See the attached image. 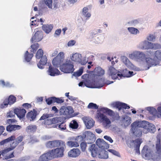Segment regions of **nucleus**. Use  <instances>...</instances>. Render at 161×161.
Segmentation results:
<instances>
[{"mask_svg":"<svg viewBox=\"0 0 161 161\" xmlns=\"http://www.w3.org/2000/svg\"><path fill=\"white\" fill-rule=\"evenodd\" d=\"M46 147L48 148L57 147L50 150L43 154L40 157L39 161H48L53 158L62 157L66 148L65 142L61 140H55L48 141L45 144Z\"/></svg>","mask_w":161,"mask_h":161,"instance_id":"1","label":"nucleus"},{"mask_svg":"<svg viewBox=\"0 0 161 161\" xmlns=\"http://www.w3.org/2000/svg\"><path fill=\"white\" fill-rule=\"evenodd\" d=\"M161 135L158 134L157 137L155 153H153L151 150L147 146H145L142 151V157L146 159H152L154 161H158L161 158Z\"/></svg>","mask_w":161,"mask_h":161,"instance_id":"2","label":"nucleus"},{"mask_svg":"<svg viewBox=\"0 0 161 161\" xmlns=\"http://www.w3.org/2000/svg\"><path fill=\"white\" fill-rule=\"evenodd\" d=\"M43 51L42 49L38 50L36 54V58L41 59L37 64L38 67L41 69L44 68V66L47 63V58L46 55H43Z\"/></svg>","mask_w":161,"mask_h":161,"instance_id":"3","label":"nucleus"},{"mask_svg":"<svg viewBox=\"0 0 161 161\" xmlns=\"http://www.w3.org/2000/svg\"><path fill=\"white\" fill-rule=\"evenodd\" d=\"M60 69L62 72L66 73H71L74 70V65L70 60L67 61L65 63L60 66Z\"/></svg>","mask_w":161,"mask_h":161,"instance_id":"4","label":"nucleus"},{"mask_svg":"<svg viewBox=\"0 0 161 161\" xmlns=\"http://www.w3.org/2000/svg\"><path fill=\"white\" fill-rule=\"evenodd\" d=\"M160 47L157 43H153L146 41L143 42L141 45V48L143 49H157Z\"/></svg>","mask_w":161,"mask_h":161,"instance_id":"5","label":"nucleus"},{"mask_svg":"<svg viewBox=\"0 0 161 161\" xmlns=\"http://www.w3.org/2000/svg\"><path fill=\"white\" fill-rule=\"evenodd\" d=\"M133 125H135L139 128H142L147 130V131H151L152 129L150 128V124L146 121H136L133 122Z\"/></svg>","mask_w":161,"mask_h":161,"instance_id":"6","label":"nucleus"},{"mask_svg":"<svg viewBox=\"0 0 161 161\" xmlns=\"http://www.w3.org/2000/svg\"><path fill=\"white\" fill-rule=\"evenodd\" d=\"M23 138L24 137L23 136H20L16 138V141L19 144L22 141ZM15 138L16 137L14 135H12L8 138L4 139L0 142V145H3L6 143L14 141L16 139Z\"/></svg>","mask_w":161,"mask_h":161,"instance_id":"7","label":"nucleus"},{"mask_svg":"<svg viewBox=\"0 0 161 161\" xmlns=\"http://www.w3.org/2000/svg\"><path fill=\"white\" fill-rule=\"evenodd\" d=\"M109 75L113 79H120L119 72L115 69L114 67L110 66L108 70Z\"/></svg>","mask_w":161,"mask_h":161,"instance_id":"8","label":"nucleus"},{"mask_svg":"<svg viewBox=\"0 0 161 161\" xmlns=\"http://www.w3.org/2000/svg\"><path fill=\"white\" fill-rule=\"evenodd\" d=\"M130 57L132 58H135L142 61L145 60V54L142 52L136 51L134 52L133 53L130 55Z\"/></svg>","mask_w":161,"mask_h":161,"instance_id":"9","label":"nucleus"},{"mask_svg":"<svg viewBox=\"0 0 161 161\" xmlns=\"http://www.w3.org/2000/svg\"><path fill=\"white\" fill-rule=\"evenodd\" d=\"M43 37V34L42 32L41 31H37L32 36L31 41L32 43L39 42L42 39Z\"/></svg>","mask_w":161,"mask_h":161,"instance_id":"10","label":"nucleus"},{"mask_svg":"<svg viewBox=\"0 0 161 161\" xmlns=\"http://www.w3.org/2000/svg\"><path fill=\"white\" fill-rule=\"evenodd\" d=\"M131 132L135 136L140 137L142 136V130L140 128L135 125H133V123L131 125Z\"/></svg>","mask_w":161,"mask_h":161,"instance_id":"11","label":"nucleus"},{"mask_svg":"<svg viewBox=\"0 0 161 161\" xmlns=\"http://www.w3.org/2000/svg\"><path fill=\"white\" fill-rule=\"evenodd\" d=\"M96 143L97 147L101 150H104L108 149L109 147V145L103 140L101 139H98Z\"/></svg>","mask_w":161,"mask_h":161,"instance_id":"12","label":"nucleus"},{"mask_svg":"<svg viewBox=\"0 0 161 161\" xmlns=\"http://www.w3.org/2000/svg\"><path fill=\"white\" fill-rule=\"evenodd\" d=\"M97 146L95 144H92L90 147V150L91 152V155L93 157H96L97 156L101 149L97 147Z\"/></svg>","mask_w":161,"mask_h":161,"instance_id":"13","label":"nucleus"},{"mask_svg":"<svg viewBox=\"0 0 161 161\" xmlns=\"http://www.w3.org/2000/svg\"><path fill=\"white\" fill-rule=\"evenodd\" d=\"M11 151V149L10 147L0 151V153H2V156L3 157H5V159H8L14 157V152H13L9 155L8 156H6V154L9 152Z\"/></svg>","mask_w":161,"mask_h":161,"instance_id":"14","label":"nucleus"},{"mask_svg":"<svg viewBox=\"0 0 161 161\" xmlns=\"http://www.w3.org/2000/svg\"><path fill=\"white\" fill-rule=\"evenodd\" d=\"M73 109L70 107H63L60 109L59 113L61 115H67L72 114L73 113Z\"/></svg>","mask_w":161,"mask_h":161,"instance_id":"15","label":"nucleus"},{"mask_svg":"<svg viewBox=\"0 0 161 161\" xmlns=\"http://www.w3.org/2000/svg\"><path fill=\"white\" fill-rule=\"evenodd\" d=\"M81 152L78 148H73L68 153L69 157L72 158H76L80 154Z\"/></svg>","mask_w":161,"mask_h":161,"instance_id":"16","label":"nucleus"},{"mask_svg":"<svg viewBox=\"0 0 161 161\" xmlns=\"http://www.w3.org/2000/svg\"><path fill=\"white\" fill-rule=\"evenodd\" d=\"M14 113L20 119L24 118L25 115V114L26 112V110L23 108H15L14 110Z\"/></svg>","mask_w":161,"mask_h":161,"instance_id":"17","label":"nucleus"},{"mask_svg":"<svg viewBox=\"0 0 161 161\" xmlns=\"http://www.w3.org/2000/svg\"><path fill=\"white\" fill-rule=\"evenodd\" d=\"M120 73L121 74H120V79L122 77H130L135 74L132 71H128L127 69L123 70Z\"/></svg>","mask_w":161,"mask_h":161,"instance_id":"18","label":"nucleus"},{"mask_svg":"<svg viewBox=\"0 0 161 161\" xmlns=\"http://www.w3.org/2000/svg\"><path fill=\"white\" fill-rule=\"evenodd\" d=\"M48 72L49 74L52 76L58 75L60 73V72L57 69L53 67L51 65L49 66Z\"/></svg>","mask_w":161,"mask_h":161,"instance_id":"19","label":"nucleus"},{"mask_svg":"<svg viewBox=\"0 0 161 161\" xmlns=\"http://www.w3.org/2000/svg\"><path fill=\"white\" fill-rule=\"evenodd\" d=\"M37 111L35 109H33V111L28 112L26 115V117L30 121L35 120L37 115Z\"/></svg>","mask_w":161,"mask_h":161,"instance_id":"20","label":"nucleus"},{"mask_svg":"<svg viewBox=\"0 0 161 161\" xmlns=\"http://www.w3.org/2000/svg\"><path fill=\"white\" fill-rule=\"evenodd\" d=\"M115 106L116 108H118L119 110L122 109H129L130 108V107L127 104L120 102H116L115 103Z\"/></svg>","mask_w":161,"mask_h":161,"instance_id":"21","label":"nucleus"},{"mask_svg":"<svg viewBox=\"0 0 161 161\" xmlns=\"http://www.w3.org/2000/svg\"><path fill=\"white\" fill-rule=\"evenodd\" d=\"M99 118L102 121L103 123H105L106 126H107L111 124V121L107 117L102 114H99Z\"/></svg>","mask_w":161,"mask_h":161,"instance_id":"22","label":"nucleus"},{"mask_svg":"<svg viewBox=\"0 0 161 161\" xmlns=\"http://www.w3.org/2000/svg\"><path fill=\"white\" fill-rule=\"evenodd\" d=\"M97 156L101 159H107L108 157V153L104 150H101Z\"/></svg>","mask_w":161,"mask_h":161,"instance_id":"23","label":"nucleus"},{"mask_svg":"<svg viewBox=\"0 0 161 161\" xmlns=\"http://www.w3.org/2000/svg\"><path fill=\"white\" fill-rule=\"evenodd\" d=\"M21 128V126L18 125H9L7 126L6 130L8 131L11 132L19 130Z\"/></svg>","mask_w":161,"mask_h":161,"instance_id":"24","label":"nucleus"},{"mask_svg":"<svg viewBox=\"0 0 161 161\" xmlns=\"http://www.w3.org/2000/svg\"><path fill=\"white\" fill-rule=\"evenodd\" d=\"M84 122L87 128L88 129H91L94 125L95 121L93 119H91L88 120L86 119V120H84Z\"/></svg>","mask_w":161,"mask_h":161,"instance_id":"25","label":"nucleus"},{"mask_svg":"<svg viewBox=\"0 0 161 161\" xmlns=\"http://www.w3.org/2000/svg\"><path fill=\"white\" fill-rule=\"evenodd\" d=\"M145 60L148 66L147 69H148L152 66L156 65L155 61L153 59L150 58H146Z\"/></svg>","mask_w":161,"mask_h":161,"instance_id":"26","label":"nucleus"},{"mask_svg":"<svg viewBox=\"0 0 161 161\" xmlns=\"http://www.w3.org/2000/svg\"><path fill=\"white\" fill-rule=\"evenodd\" d=\"M123 123L125 126H127L131 123V118L128 116L125 115L123 118Z\"/></svg>","mask_w":161,"mask_h":161,"instance_id":"27","label":"nucleus"},{"mask_svg":"<svg viewBox=\"0 0 161 161\" xmlns=\"http://www.w3.org/2000/svg\"><path fill=\"white\" fill-rule=\"evenodd\" d=\"M63 61L61 59L55 57L53 60L52 63L53 65L56 67H58L62 63Z\"/></svg>","mask_w":161,"mask_h":161,"instance_id":"28","label":"nucleus"},{"mask_svg":"<svg viewBox=\"0 0 161 161\" xmlns=\"http://www.w3.org/2000/svg\"><path fill=\"white\" fill-rule=\"evenodd\" d=\"M53 26L51 25H42V30L47 33H49L53 28Z\"/></svg>","mask_w":161,"mask_h":161,"instance_id":"29","label":"nucleus"},{"mask_svg":"<svg viewBox=\"0 0 161 161\" xmlns=\"http://www.w3.org/2000/svg\"><path fill=\"white\" fill-rule=\"evenodd\" d=\"M67 142V145L70 147H77L79 146V144L75 141L70 140Z\"/></svg>","mask_w":161,"mask_h":161,"instance_id":"30","label":"nucleus"},{"mask_svg":"<svg viewBox=\"0 0 161 161\" xmlns=\"http://www.w3.org/2000/svg\"><path fill=\"white\" fill-rule=\"evenodd\" d=\"M94 72L98 76L103 75L104 73V71L100 67H96L94 69Z\"/></svg>","mask_w":161,"mask_h":161,"instance_id":"31","label":"nucleus"},{"mask_svg":"<svg viewBox=\"0 0 161 161\" xmlns=\"http://www.w3.org/2000/svg\"><path fill=\"white\" fill-rule=\"evenodd\" d=\"M142 142V139L140 138L136 139L135 140L132 141V142L134 143L135 145L136 146V150H139L140 145Z\"/></svg>","mask_w":161,"mask_h":161,"instance_id":"32","label":"nucleus"},{"mask_svg":"<svg viewBox=\"0 0 161 161\" xmlns=\"http://www.w3.org/2000/svg\"><path fill=\"white\" fill-rule=\"evenodd\" d=\"M6 99L10 105L14 103L16 101V97L13 95L10 96L8 98Z\"/></svg>","mask_w":161,"mask_h":161,"instance_id":"33","label":"nucleus"},{"mask_svg":"<svg viewBox=\"0 0 161 161\" xmlns=\"http://www.w3.org/2000/svg\"><path fill=\"white\" fill-rule=\"evenodd\" d=\"M70 140L75 141L78 143L81 142L83 140V138L81 136H79L76 137H72L69 138Z\"/></svg>","mask_w":161,"mask_h":161,"instance_id":"34","label":"nucleus"},{"mask_svg":"<svg viewBox=\"0 0 161 161\" xmlns=\"http://www.w3.org/2000/svg\"><path fill=\"white\" fill-rule=\"evenodd\" d=\"M146 109L153 116H155L158 112L156 109L153 107H148Z\"/></svg>","mask_w":161,"mask_h":161,"instance_id":"35","label":"nucleus"},{"mask_svg":"<svg viewBox=\"0 0 161 161\" xmlns=\"http://www.w3.org/2000/svg\"><path fill=\"white\" fill-rule=\"evenodd\" d=\"M33 56V53H30L28 51H26L25 54V58L26 61L30 62Z\"/></svg>","mask_w":161,"mask_h":161,"instance_id":"36","label":"nucleus"},{"mask_svg":"<svg viewBox=\"0 0 161 161\" xmlns=\"http://www.w3.org/2000/svg\"><path fill=\"white\" fill-rule=\"evenodd\" d=\"M58 119V118H57L47 119L45 121V124L47 125H49L53 124H55L54 121L55 120H57Z\"/></svg>","mask_w":161,"mask_h":161,"instance_id":"37","label":"nucleus"},{"mask_svg":"<svg viewBox=\"0 0 161 161\" xmlns=\"http://www.w3.org/2000/svg\"><path fill=\"white\" fill-rule=\"evenodd\" d=\"M80 55H81L76 53L73 54L71 58V59L75 61L79 62L80 60Z\"/></svg>","mask_w":161,"mask_h":161,"instance_id":"38","label":"nucleus"},{"mask_svg":"<svg viewBox=\"0 0 161 161\" xmlns=\"http://www.w3.org/2000/svg\"><path fill=\"white\" fill-rule=\"evenodd\" d=\"M26 129L30 132H34L36 130L37 127L35 125H30L27 127Z\"/></svg>","mask_w":161,"mask_h":161,"instance_id":"39","label":"nucleus"},{"mask_svg":"<svg viewBox=\"0 0 161 161\" xmlns=\"http://www.w3.org/2000/svg\"><path fill=\"white\" fill-rule=\"evenodd\" d=\"M39 46L38 43H35L31 46V47L32 50H31V52L33 53H35L38 48L39 47Z\"/></svg>","mask_w":161,"mask_h":161,"instance_id":"40","label":"nucleus"},{"mask_svg":"<svg viewBox=\"0 0 161 161\" xmlns=\"http://www.w3.org/2000/svg\"><path fill=\"white\" fill-rule=\"evenodd\" d=\"M88 8L87 7H84L82 9V13L83 15L85 17L89 18L91 16V14L89 13H87Z\"/></svg>","mask_w":161,"mask_h":161,"instance_id":"41","label":"nucleus"},{"mask_svg":"<svg viewBox=\"0 0 161 161\" xmlns=\"http://www.w3.org/2000/svg\"><path fill=\"white\" fill-rule=\"evenodd\" d=\"M69 127L72 129H75L78 128V125L77 122L73 120L69 124Z\"/></svg>","mask_w":161,"mask_h":161,"instance_id":"42","label":"nucleus"},{"mask_svg":"<svg viewBox=\"0 0 161 161\" xmlns=\"http://www.w3.org/2000/svg\"><path fill=\"white\" fill-rule=\"evenodd\" d=\"M87 108L89 109H97L98 108V106L95 103H90L88 105Z\"/></svg>","mask_w":161,"mask_h":161,"instance_id":"43","label":"nucleus"},{"mask_svg":"<svg viewBox=\"0 0 161 161\" xmlns=\"http://www.w3.org/2000/svg\"><path fill=\"white\" fill-rule=\"evenodd\" d=\"M128 30L130 33L133 34H136L139 32L137 29L134 27H128Z\"/></svg>","mask_w":161,"mask_h":161,"instance_id":"44","label":"nucleus"},{"mask_svg":"<svg viewBox=\"0 0 161 161\" xmlns=\"http://www.w3.org/2000/svg\"><path fill=\"white\" fill-rule=\"evenodd\" d=\"M46 102L47 104L49 105L54 102V97H50L46 99Z\"/></svg>","mask_w":161,"mask_h":161,"instance_id":"45","label":"nucleus"},{"mask_svg":"<svg viewBox=\"0 0 161 161\" xmlns=\"http://www.w3.org/2000/svg\"><path fill=\"white\" fill-rule=\"evenodd\" d=\"M84 84L85 86L89 88L93 87L92 83L90 80H86L84 82Z\"/></svg>","mask_w":161,"mask_h":161,"instance_id":"46","label":"nucleus"},{"mask_svg":"<svg viewBox=\"0 0 161 161\" xmlns=\"http://www.w3.org/2000/svg\"><path fill=\"white\" fill-rule=\"evenodd\" d=\"M108 151L110 153L113 154L114 155H115L118 157H120V155L119 153L115 150L112 149H109L108 150Z\"/></svg>","mask_w":161,"mask_h":161,"instance_id":"47","label":"nucleus"},{"mask_svg":"<svg viewBox=\"0 0 161 161\" xmlns=\"http://www.w3.org/2000/svg\"><path fill=\"white\" fill-rule=\"evenodd\" d=\"M64 102V100L62 97L57 98L54 97V102L61 104Z\"/></svg>","mask_w":161,"mask_h":161,"instance_id":"48","label":"nucleus"},{"mask_svg":"<svg viewBox=\"0 0 161 161\" xmlns=\"http://www.w3.org/2000/svg\"><path fill=\"white\" fill-rule=\"evenodd\" d=\"M83 72V69L81 68L76 72H74L73 75L76 76H79L82 74Z\"/></svg>","mask_w":161,"mask_h":161,"instance_id":"49","label":"nucleus"},{"mask_svg":"<svg viewBox=\"0 0 161 161\" xmlns=\"http://www.w3.org/2000/svg\"><path fill=\"white\" fill-rule=\"evenodd\" d=\"M8 104H9L8 103L5 99L3 103L0 104V108H6Z\"/></svg>","mask_w":161,"mask_h":161,"instance_id":"50","label":"nucleus"},{"mask_svg":"<svg viewBox=\"0 0 161 161\" xmlns=\"http://www.w3.org/2000/svg\"><path fill=\"white\" fill-rule=\"evenodd\" d=\"M45 4L49 8H52V0H44Z\"/></svg>","mask_w":161,"mask_h":161,"instance_id":"51","label":"nucleus"},{"mask_svg":"<svg viewBox=\"0 0 161 161\" xmlns=\"http://www.w3.org/2000/svg\"><path fill=\"white\" fill-rule=\"evenodd\" d=\"M87 145L86 143L84 142H82L80 144V148L82 152L85 151Z\"/></svg>","mask_w":161,"mask_h":161,"instance_id":"52","label":"nucleus"},{"mask_svg":"<svg viewBox=\"0 0 161 161\" xmlns=\"http://www.w3.org/2000/svg\"><path fill=\"white\" fill-rule=\"evenodd\" d=\"M18 143L15 141L13 142L10 144V147L11 150H13L18 145Z\"/></svg>","mask_w":161,"mask_h":161,"instance_id":"53","label":"nucleus"},{"mask_svg":"<svg viewBox=\"0 0 161 161\" xmlns=\"http://www.w3.org/2000/svg\"><path fill=\"white\" fill-rule=\"evenodd\" d=\"M55 57L60 59H61V60L63 61L64 57V53L63 52H60Z\"/></svg>","mask_w":161,"mask_h":161,"instance_id":"54","label":"nucleus"},{"mask_svg":"<svg viewBox=\"0 0 161 161\" xmlns=\"http://www.w3.org/2000/svg\"><path fill=\"white\" fill-rule=\"evenodd\" d=\"M0 83H1L3 87H9L10 86V84L9 82H7L5 83L4 81L3 80H0Z\"/></svg>","mask_w":161,"mask_h":161,"instance_id":"55","label":"nucleus"},{"mask_svg":"<svg viewBox=\"0 0 161 161\" xmlns=\"http://www.w3.org/2000/svg\"><path fill=\"white\" fill-rule=\"evenodd\" d=\"M58 128L61 130H65L66 128V125L64 122L61 123L60 124L58 125Z\"/></svg>","mask_w":161,"mask_h":161,"instance_id":"56","label":"nucleus"},{"mask_svg":"<svg viewBox=\"0 0 161 161\" xmlns=\"http://www.w3.org/2000/svg\"><path fill=\"white\" fill-rule=\"evenodd\" d=\"M7 123L9 125L11 124H14L17 122V121L15 119H8L7 120Z\"/></svg>","mask_w":161,"mask_h":161,"instance_id":"57","label":"nucleus"},{"mask_svg":"<svg viewBox=\"0 0 161 161\" xmlns=\"http://www.w3.org/2000/svg\"><path fill=\"white\" fill-rule=\"evenodd\" d=\"M155 38V36L152 34H150L149 36L147 37V39L149 41H153L154 39Z\"/></svg>","mask_w":161,"mask_h":161,"instance_id":"58","label":"nucleus"},{"mask_svg":"<svg viewBox=\"0 0 161 161\" xmlns=\"http://www.w3.org/2000/svg\"><path fill=\"white\" fill-rule=\"evenodd\" d=\"M14 112H13L12 111H10L9 113H8L7 114V118L10 117L12 118L15 116Z\"/></svg>","mask_w":161,"mask_h":161,"instance_id":"59","label":"nucleus"},{"mask_svg":"<svg viewBox=\"0 0 161 161\" xmlns=\"http://www.w3.org/2000/svg\"><path fill=\"white\" fill-rule=\"evenodd\" d=\"M155 56L158 58L161 56V52L160 50H157L156 51L155 53Z\"/></svg>","mask_w":161,"mask_h":161,"instance_id":"60","label":"nucleus"},{"mask_svg":"<svg viewBox=\"0 0 161 161\" xmlns=\"http://www.w3.org/2000/svg\"><path fill=\"white\" fill-rule=\"evenodd\" d=\"M49 114H43L40 118L39 120H40L45 119L49 117Z\"/></svg>","mask_w":161,"mask_h":161,"instance_id":"61","label":"nucleus"},{"mask_svg":"<svg viewBox=\"0 0 161 161\" xmlns=\"http://www.w3.org/2000/svg\"><path fill=\"white\" fill-rule=\"evenodd\" d=\"M76 43V41L74 40H71L69 41L68 43V46H73L75 45Z\"/></svg>","mask_w":161,"mask_h":161,"instance_id":"62","label":"nucleus"},{"mask_svg":"<svg viewBox=\"0 0 161 161\" xmlns=\"http://www.w3.org/2000/svg\"><path fill=\"white\" fill-rule=\"evenodd\" d=\"M22 106L26 109H28L31 107V105L28 103H24L22 105Z\"/></svg>","mask_w":161,"mask_h":161,"instance_id":"63","label":"nucleus"},{"mask_svg":"<svg viewBox=\"0 0 161 161\" xmlns=\"http://www.w3.org/2000/svg\"><path fill=\"white\" fill-rule=\"evenodd\" d=\"M104 138L106 140L109 141L111 143H112L113 142V141L112 139L111 138L108 136H104Z\"/></svg>","mask_w":161,"mask_h":161,"instance_id":"64","label":"nucleus"}]
</instances>
